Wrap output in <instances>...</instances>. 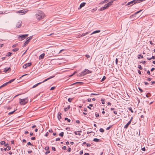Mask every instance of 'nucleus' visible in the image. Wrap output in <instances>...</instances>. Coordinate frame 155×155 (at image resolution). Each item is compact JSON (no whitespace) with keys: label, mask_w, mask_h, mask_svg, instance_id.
Listing matches in <instances>:
<instances>
[{"label":"nucleus","mask_w":155,"mask_h":155,"mask_svg":"<svg viewBox=\"0 0 155 155\" xmlns=\"http://www.w3.org/2000/svg\"><path fill=\"white\" fill-rule=\"evenodd\" d=\"M35 17L37 19L38 21L43 19L45 16L44 12L40 11H38L35 14Z\"/></svg>","instance_id":"1"},{"label":"nucleus","mask_w":155,"mask_h":155,"mask_svg":"<svg viewBox=\"0 0 155 155\" xmlns=\"http://www.w3.org/2000/svg\"><path fill=\"white\" fill-rule=\"evenodd\" d=\"M19 103L21 105H24L26 104L28 101V99L27 97H26L24 99H19Z\"/></svg>","instance_id":"2"},{"label":"nucleus","mask_w":155,"mask_h":155,"mask_svg":"<svg viewBox=\"0 0 155 155\" xmlns=\"http://www.w3.org/2000/svg\"><path fill=\"white\" fill-rule=\"evenodd\" d=\"M54 77V76H51V77H49V78H48L45 79V80H44L43 81H42V83H43V82H44L46 81H47V80L51 79V78H53V77ZM42 83V82H40L38 83L37 84H35V85H34L33 87H32V88H34L35 87H37L38 85L39 84H41V83Z\"/></svg>","instance_id":"3"},{"label":"nucleus","mask_w":155,"mask_h":155,"mask_svg":"<svg viewBox=\"0 0 155 155\" xmlns=\"http://www.w3.org/2000/svg\"><path fill=\"white\" fill-rule=\"evenodd\" d=\"M28 11V10L23 9L21 10L18 11L16 12V13L18 14H20L21 15H24Z\"/></svg>","instance_id":"4"},{"label":"nucleus","mask_w":155,"mask_h":155,"mask_svg":"<svg viewBox=\"0 0 155 155\" xmlns=\"http://www.w3.org/2000/svg\"><path fill=\"white\" fill-rule=\"evenodd\" d=\"M89 70L87 69H85V70L82 72L80 73L79 74L80 75H79V76H83L86 74L89 73Z\"/></svg>","instance_id":"5"},{"label":"nucleus","mask_w":155,"mask_h":155,"mask_svg":"<svg viewBox=\"0 0 155 155\" xmlns=\"http://www.w3.org/2000/svg\"><path fill=\"white\" fill-rule=\"evenodd\" d=\"M28 34L23 35H19L18 37V39H19L20 41H22L25 39L26 37L28 36Z\"/></svg>","instance_id":"6"},{"label":"nucleus","mask_w":155,"mask_h":155,"mask_svg":"<svg viewBox=\"0 0 155 155\" xmlns=\"http://www.w3.org/2000/svg\"><path fill=\"white\" fill-rule=\"evenodd\" d=\"M32 37H33V36H31L29 37L28 38H27V39L24 43L23 47L25 46L26 45H27L28 44V43L29 42L30 40L32 38Z\"/></svg>","instance_id":"7"},{"label":"nucleus","mask_w":155,"mask_h":155,"mask_svg":"<svg viewBox=\"0 0 155 155\" xmlns=\"http://www.w3.org/2000/svg\"><path fill=\"white\" fill-rule=\"evenodd\" d=\"M21 24L22 21H19L16 24V28H20L21 26Z\"/></svg>","instance_id":"8"},{"label":"nucleus","mask_w":155,"mask_h":155,"mask_svg":"<svg viewBox=\"0 0 155 155\" xmlns=\"http://www.w3.org/2000/svg\"><path fill=\"white\" fill-rule=\"evenodd\" d=\"M31 64V63H26L24 64L23 66V68H26L27 67L30 66Z\"/></svg>","instance_id":"9"},{"label":"nucleus","mask_w":155,"mask_h":155,"mask_svg":"<svg viewBox=\"0 0 155 155\" xmlns=\"http://www.w3.org/2000/svg\"><path fill=\"white\" fill-rule=\"evenodd\" d=\"M86 3L85 2H83L81 3L79 7L78 8V9H81L82 8L84 7L85 5H86Z\"/></svg>","instance_id":"10"},{"label":"nucleus","mask_w":155,"mask_h":155,"mask_svg":"<svg viewBox=\"0 0 155 155\" xmlns=\"http://www.w3.org/2000/svg\"><path fill=\"white\" fill-rule=\"evenodd\" d=\"M131 122V120H130L124 126V128L125 129H127L129 126V125L130 124Z\"/></svg>","instance_id":"11"},{"label":"nucleus","mask_w":155,"mask_h":155,"mask_svg":"<svg viewBox=\"0 0 155 155\" xmlns=\"http://www.w3.org/2000/svg\"><path fill=\"white\" fill-rule=\"evenodd\" d=\"M143 0H133V2H134V4H135L137 2L139 3L141 2L142 1H143Z\"/></svg>","instance_id":"12"},{"label":"nucleus","mask_w":155,"mask_h":155,"mask_svg":"<svg viewBox=\"0 0 155 155\" xmlns=\"http://www.w3.org/2000/svg\"><path fill=\"white\" fill-rule=\"evenodd\" d=\"M11 69L10 67L9 68H5L4 69V72L5 73H6L8 71H11Z\"/></svg>","instance_id":"13"},{"label":"nucleus","mask_w":155,"mask_h":155,"mask_svg":"<svg viewBox=\"0 0 155 155\" xmlns=\"http://www.w3.org/2000/svg\"><path fill=\"white\" fill-rule=\"evenodd\" d=\"M45 54L43 53L41 54V55H40L39 57V59H43L44 58V56H45Z\"/></svg>","instance_id":"14"},{"label":"nucleus","mask_w":155,"mask_h":155,"mask_svg":"<svg viewBox=\"0 0 155 155\" xmlns=\"http://www.w3.org/2000/svg\"><path fill=\"white\" fill-rule=\"evenodd\" d=\"M61 113L58 112V119L59 120H60L61 119Z\"/></svg>","instance_id":"15"},{"label":"nucleus","mask_w":155,"mask_h":155,"mask_svg":"<svg viewBox=\"0 0 155 155\" xmlns=\"http://www.w3.org/2000/svg\"><path fill=\"white\" fill-rule=\"evenodd\" d=\"M100 30H96L95 31H94V32H93L91 34V35H92V34H95V33H99L100 32Z\"/></svg>","instance_id":"16"},{"label":"nucleus","mask_w":155,"mask_h":155,"mask_svg":"<svg viewBox=\"0 0 155 155\" xmlns=\"http://www.w3.org/2000/svg\"><path fill=\"white\" fill-rule=\"evenodd\" d=\"M112 4L111 3V2H110L108 3L107 4L105 5V6H106L107 8L109 7L110 6H111Z\"/></svg>","instance_id":"17"},{"label":"nucleus","mask_w":155,"mask_h":155,"mask_svg":"<svg viewBox=\"0 0 155 155\" xmlns=\"http://www.w3.org/2000/svg\"><path fill=\"white\" fill-rule=\"evenodd\" d=\"M133 2H133V1H131L130 2H128L127 4V5H130L131 4H132V5L134 4V3H133Z\"/></svg>","instance_id":"18"},{"label":"nucleus","mask_w":155,"mask_h":155,"mask_svg":"<svg viewBox=\"0 0 155 155\" xmlns=\"http://www.w3.org/2000/svg\"><path fill=\"white\" fill-rule=\"evenodd\" d=\"M107 8L106 6L102 7L101 8L100 10L101 11L104 10Z\"/></svg>","instance_id":"19"},{"label":"nucleus","mask_w":155,"mask_h":155,"mask_svg":"<svg viewBox=\"0 0 155 155\" xmlns=\"http://www.w3.org/2000/svg\"><path fill=\"white\" fill-rule=\"evenodd\" d=\"M93 141H94L96 142H98L100 141V140L97 138H94V139Z\"/></svg>","instance_id":"20"},{"label":"nucleus","mask_w":155,"mask_h":155,"mask_svg":"<svg viewBox=\"0 0 155 155\" xmlns=\"http://www.w3.org/2000/svg\"><path fill=\"white\" fill-rule=\"evenodd\" d=\"M89 32H86L84 33H82V34L81 35V36H84L86 35H87V34H89Z\"/></svg>","instance_id":"21"},{"label":"nucleus","mask_w":155,"mask_h":155,"mask_svg":"<svg viewBox=\"0 0 155 155\" xmlns=\"http://www.w3.org/2000/svg\"><path fill=\"white\" fill-rule=\"evenodd\" d=\"M15 80V79H12L7 82L8 84L11 83L12 82H13Z\"/></svg>","instance_id":"22"},{"label":"nucleus","mask_w":155,"mask_h":155,"mask_svg":"<svg viewBox=\"0 0 155 155\" xmlns=\"http://www.w3.org/2000/svg\"><path fill=\"white\" fill-rule=\"evenodd\" d=\"M74 133L75 135H78L79 136H80L81 135V134L79 133V132H78V131H74Z\"/></svg>","instance_id":"23"},{"label":"nucleus","mask_w":155,"mask_h":155,"mask_svg":"<svg viewBox=\"0 0 155 155\" xmlns=\"http://www.w3.org/2000/svg\"><path fill=\"white\" fill-rule=\"evenodd\" d=\"M64 132H62L59 134V136L62 137L64 136Z\"/></svg>","instance_id":"24"},{"label":"nucleus","mask_w":155,"mask_h":155,"mask_svg":"<svg viewBox=\"0 0 155 155\" xmlns=\"http://www.w3.org/2000/svg\"><path fill=\"white\" fill-rule=\"evenodd\" d=\"M12 54V53L11 52H8L6 56H10L11 55V54Z\"/></svg>","instance_id":"25"},{"label":"nucleus","mask_w":155,"mask_h":155,"mask_svg":"<svg viewBox=\"0 0 155 155\" xmlns=\"http://www.w3.org/2000/svg\"><path fill=\"white\" fill-rule=\"evenodd\" d=\"M19 50V49L18 48H14L13 49H12V51H14V52H15V51H18Z\"/></svg>","instance_id":"26"},{"label":"nucleus","mask_w":155,"mask_h":155,"mask_svg":"<svg viewBox=\"0 0 155 155\" xmlns=\"http://www.w3.org/2000/svg\"><path fill=\"white\" fill-rule=\"evenodd\" d=\"M128 109L129 110H130L132 113H133V110L131 107H128Z\"/></svg>","instance_id":"27"},{"label":"nucleus","mask_w":155,"mask_h":155,"mask_svg":"<svg viewBox=\"0 0 155 155\" xmlns=\"http://www.w3.org/2000/svg\"><path fill=\"white\" fill-rule=\"evenodd\" d=\"M65 120H67L68 122H70L71 120L70 119H68L67 117H66L64 119Z\"/></svg>","instance_id":"28"},{"label":"nucleus","mask_w":155,"mask_h":155,"mask_svg":"<svg viewBox=\"0 0 155 155\" xmlns=\"http://www.w3.org/2000/svg\"><path fill=\"white\" fill-rule=\"evenodd\" d=\"M140 57H141L142 58H143V55H141L140 54L138 55V58L139 59H140Z\"/></svg>","instance_id":"29"},{"label":"nucleus","mask_w":155,"mask_h":155,"mask_svg":"<svg viewBox=\"0 0 155 155\" xmlns=\"http://www.w3.org/2000/svg\"><path fill=\"white\" fill-rule=\"evenodd\" d=\"M6 149L7 150H9L11 149V147L10 146H8L6 147Z\"/></svg>","instance_id":"30"},{"label":"nucleus","mask_w":155,"mask_h":155,"mask_svg":"<svg viewBox=\"0 0 155 155\" xmlns=\"http://www.w3.org/2000/svg\"><path fill=\"white\" fill-rule=\"evenodd\" d=\"M138 68L139 69H140V70H142L143 69L142 67H141V66L140 65H138Z\"/></svg>","instance_id":"31"},{"label":"nucleus","mask_w":155,"mask_h":155,"mask_svg":"<svg viewBox=\"0 0 155 155\" xmlns=\"http://www.w3.org/2000/svg\"><path fill=\"white\" fill-rule=\"evenodd\" d=\"M5 142L4 141H2L0 142V144L2 145H4L5 144Z\"/></svg>","instance_id":"32"},{"label":"nucleus","mask_w":155,"mask_h":155,"mask_svg":"<svg viewBox=\"0 0 155 155\" xmlns=\"http://www.w3.org/2000/svg\"><path fill=\"white\" fill-rule=\"evenodd\" d=\"M100 131L101 132H103L104 130L103 129L101 128L100 129Z\"/></svg>","instance_id":"33"},{"label":"nucleus","mask_w":155,"mask_h":155,"mask_svg":"<svg viewBox=\"0 0 155 155\" xmlns=\"http://www.w3.org/2000/svg\"><path fill=\"white\" fill-rule=\"evenodd\" d=\"M72 100V98H68V101L69 102H71Z\"/></svg>","instance_id":"34"},{"label":"nucleus","mask_w":155,"mask_h":155,"mask_svg":"<svg viewBox=\"0 0 155 155\" xmlns=\"http://www.w3.org/2000/svg\"><path fill=\"white\" fill-rule=\"evenodd\" d=\"M106 2H105V0L104 1H103L101 2L100 3V4H104V3H105Z\"/></svg>","instance_id":"35"},{"label":"nucleus","mask_w":155,"mask_h":155,"mask_svg":"<svg viewBox=\"0 0 155 155\" xmlns=\"http://www.w3.org/2000/svg\"><path fill=\"white\" fill-rule=\"evenodd\" d=\"M8 84L7 82L6 83H5L4 84L2 85V86H3V87H4L5 86L7 85Z\"/></svg>","instance_id":"36"},{"label":"nucleus","mask_w":155,"mask_h":155,"mask_svg":"<svg viewBox=\"0 0 155 155\" xmlns=\"http://www.w3.org/2000/svg\"><path fill=\"white\" fill-rule=\"evenodd\" d=\"M104 99H101V101H102V104H104L105 103L104 102Z\"/></svg>","instance_id":"37"},{"label":"nucleus","mask_w":155,"mask_h":155,"mask_svg":"<svg viewBox=\"0 0 155 155\" xmlns=\"http://www.w3.org/2000/svg\"><path fill=\"white\" fill-rule=\"evenodd\" d=\"M146 96L147 97H150V94L149 93L147 94L146 95Z\"/></svg>","instance_id":"38"},{"label":"nucleus","mask_w":155,"mask_h":155,"mask_svg":"<svg viewBox=\"0 0 155 155\" xmlns=\"http://www.w3.org/2000/svg\"><path fill=\"white\" fill-rule=\"evenodd\" d=\"M27 144L28 145H31V146H33V145L32 144H31V143L30 142H28L27 143Z\"/></svg>","instance_id":"39"},{"label":"nucleus","mask_w":155,"mask_h":155,"mask_svg":"<svg viewBox=\"0 0 155 155\" xmlns=\"http://www.w3.org/2000/svg\"><path fill=\"white\" fill-rule=\"evenodd\" d=\"M142 10H140L138 11H137V12H135V15H136L137 14H138V13H139L140 12L142 11Z\"/></svg>","instance_id":"40"},{"label":"nucleus","mask_w":155,"mask_h":155,"mask_svg":"<svg viewBox=\"0 0 155 155\" xmlns=\"http://www.w3.org/2000/svg\"><path fill=\"white\" fill-rule=\"evenodd\" d=\"M31 139L32 140H35V137H32L31 138Z\"/></svg>","instance_id":"41"},{"label":"nucleus","mask_w":155,"mask_h":155,"mask_svg":"<svg viewBox=\"0 0 155 155\" xmlns=\"http://www.w3.org/2000/svg\"><path fill=\"white\" fill-rule=\"evenodd\" d=\"M71 148L70 147H69L68 148V151L69 152H70L71 151Z\"/></svg>","instance_id":"42"},{"label":"nucleus","mask_w":155,"mask_h":155,"mask_svg":"<svg viewBox=\"0 0 155 155\" xmlns=\"http://www.w3.org/2000/svg\"><path fill=\"white\" fill-rule=\"evenodd\" d=\"M62 149L63 150H66V146H64L62 147Z\"/></svg>","instance_id":"43"},{"label":"nucleus","mask_w":155,"mask_h":155,"mask_svg":"<svg viewBox=\"0 0 155 155\" xmlns=\"http://www.w3.org/2000/svg\"><path fill=\"white\" fill-rule=\"evenodd\" d=\"M49 147H46L45 148V150H48L49 149Z\"/></svg>","instance_id":"44"},{"label":"nucleus","mask_w":155,"mask_h":155,"mask_svg":"<svg viewBox=\"0 0 155 155\" xmlns=\"http://www.w3.org/2000/svg\"><path fill=\"white\" fill-rule=\"evenodd\" d=\"M115 62L116 64H117L118 63V59L117 58H116L115 60Z\"/></svg>","instance_id":"45"},{"label":"nucleus","mask_w":155,"mask_h":155,"mask_svg":"<svg viewBox=\"0 0 155 155\" xmlns=\"http://www.w3.org/2000/svg\"><path fill=\"white\" fill-rule=\"evenodd\" d=\"M105 79H106V77L105 76H104L103 78L102 79L101 81H104Z\"/></svg>","instance_id":"46"},{"label":"nucleus","mask_w":155,"mask_h":155,"mask_svg":"<svg viewBox=\"0 0 155 155\" xmlns=\"http://www.w3.org/2000/svg\"><path fill=\"white\" fill-rule=\"evenodd\" d=\"M97 10V9L96 8H94L92 10V12H94L96 11Z\"/></svg>","instance_id":"47"},{"label":"nucleus","mask_w":155,"mask_h":155,"mask_svg":"<svg viewBox=\"0 0 155 155\" xmlns=\"http://www.w3.org/2000/svg\"><path fill=\"white\" fill-rule=\"evenodd\" d=\"M15 111H12V112H11L9 113H8V114H12Z\"/></svg>","instance_id":"48"},{"label":"nucleus","mask_w":155,"mask_h":155,"mask_svg":"<svg viewBox=\"0 0 155 155\" xmlns=\"http://www.w3.org/2000/svg\"><path fill=\"white\" fill-rule=\"evenodd\" d=\"M111 126H109V127H107V128H106V130H109L110 129V128H111Z\"/></svg>","instance_id":"49"},{"label":"nucleus","mask_w":155,"mask_h":155,"mask_svg":"<svg viewBox=\"0 0 155 155\" xmlns=\"http://www.w3.org/2000/svg\"><path fill=\"white\" fill-rule=\"evenodd\" d=\"M49 132L51 133L53 132V130L52 129H50L49 130Z\"/></svg>","instance_id":"50"},{"label":"nucleus","mask_w":155,"mask_h":155,"mask_svg":"<svg viewBox=\"0 0 155 155\" xmlns=\"http://www.w3.org/2000/svg\"><path fill=\"white\" fill-rule=\"evenodd\" d=\"M50 152V151H49V150L47 151L45 153V154H47L48 153H49Z\"/></svg>","instance_id":"51"},{"label":"nucleus","mask_w":155,"mask_h":155,"mask_svg":"<svg viewBox=\"0 0 155 155\" xmlns=\"http://www.w3.org/2000/svg\"><path fill=\"white\" fill-rule=\"evenodd\" d=\"M138 89H139V90H140V91L141 92H143V90H142L140 88V87H138Z\"/></svg>","instance_id":"52"},{"label":"nucleus","mask_w":155,"mask_h":155,"mask_svg":"<svg viewBox=\"0 0 155 155\" xmlns=\"http://www.w3.org/2000/svg\"><path fill=\"white\" fill-rule=\"evenodd\" d=\"M17 46V44H15V45H13L12 46V48H15V47H16Z\"/></svg>","instance_id":"53"},{"label":"nucleus","mask_w":155,"mask_h":155,"mask_svg":"<svg viewBox=\"0 0 155 155\" xmlns=\"http://www.w3.org/2000/svg\"><path fill=\"white\" fill-rule=\"evenodd\" d=\"M95 116H96V117H99V114L98 113H97V114H95Z\"/></svg>","instance_id":"54"},{"label":"nucleus","mask_w":155,"mask_h":155,"mask_svg":"<svg viewBox=\"0 0 155 155\" xmlns=\"http://www.w3.org/2000/svg\"><path fill=\"white\" fill-rule=\"evenodd\" d=\"M54 88H55V87H52L50 89V90H53L54 89Z\"/></svg>","instance_id":"55"},{"label":"nucleus","mask_w":155,"mask_h":155,"mask_svg":"<svg viewBox=\"0 0 155 155\" xmlns=\"http://www.w3.org/2000/svg\"><path fill=\"white\" fill-rule=\"evenodd\" d=\"M142 150L144 151H145L146 150L145 148V147H143L142 148Z\"/></svg>","instance_id":"56"},{"label":"nucleus","mask_w":155,"mask_h":155,"mask_svg":"<svg viewBox=\"0 0 155 155\" xmlns=\"http://www.w3.org/2000/svg\"><path fill=\"white\" fill-rule=\"evenodd\" d=\"M155 69V68H151V71H153Z\"/></svg>","instance_id":"57"},{"label":"nucleus","mask_w":155,"mask_h":155,"mask_svg":"<svg viewBox=\"0 0 155 155\" xmlns=\"http://www.w3.org/2000/svg\"><path fill=\"white\" fill-rule=\"evenodd\" d=\"M60 138H56L55 140L56 141H58V140H60Z\"/></svg>","instance_id":"58"},{"label":"nucleus","mask_w":155,"mask_h":155,"mask_svg":"<svg viewBox=\"0 0 155 155\" xmlns=\"http://www.w3.org/2000/svg\"><path fill=\"white\" fill-rule=\"evenodd\" d=\"M91 99L90 98H88L87 99V101L88 102H91Z\"/></svg>","instance_id":"59"},{"label":"nucleus","mask_w":155,"mask_h":155,"mask_svg":"<svg viewBox=\"0 0 155 155\" xmlns=\"http://www.w3.org/2000/svg\"><path fill=\"white\" fill-rule=\"evenodd\" d=\"M91 145L90 143H87V147H90Z\"/></svg>","instance_id":"60"},{"label":"nucleus","mask_w":155,"mask_h":155,"mask_svg":"<svg viewBox=\"0 0 155 155\" xmlns=\"http://www.w3.org/2000/svg\"><path fill=\"white\" fill-rule=\"evenodd\" d=\"M86 56L87 57V58H89L90 57V56L88 55H86Z\"/></svg>","instance_id":"61"},{"label":"nucleus","mask_w":155,"mask_h":155,"mask_svg":"<svg viewBox=\"0 0 155 155\" xmlns=\"http://www.w3.org/2000/svg\"><path fill=\"white\" fill-rule=\"evenodd\" d=\"M67 108L66 107H65L64 108V110L65 111H66L67 110Z\"/></svg>","instance_id":"62"},{"label":"nucleus","mask_w":155,"mask_h":155,"mask_svg":"<svg viewBox=\"0 0 155 155\" xmlns=\"http://www.w3.org/2000/svg\"><path fill=\"white\" fill-rule=\"evenodd\" d=\"M147 74H149V75H150V71L149 70H148L147 72Z\"/></svg>","instance_id":"63"},{"label":"nucleus","mask_w":155,"mask_h":155,"mask_svg":"<svg viewBox=\"0 0 155 155\" xmlns=\"http://www.w3.org/2000/svg\"><path fill=\"white\" fill-rule=\"evenodd\" d=\"M152 59H155V56H153L151 57Z\"/></svg>","instance_id":"64"}]
</instances>
